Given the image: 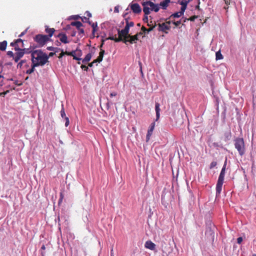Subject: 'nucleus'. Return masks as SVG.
<instances>
[{
	"label": "nucleus",
	"instance_id": "obj_1",
	"mask_svg": "<svg viewBox=\"0 0 256 256\" xmlns=\"http://www.w3.org/2000/svg\"><path fill=\"white\" fill-rule=\"evenodd\" d=\"M48 59L47 54L41 50H34L32 54V62L38 64V66L45 64L48 62Z\"/></svg>",
	"mask_w": 256,
	"mask_h": 256
},
{
	"label": "nucleus",
	"instance_id": "obj_2",
	"mask_svg": "<svg viewBox=\"0 0 256 256\" xmlns=\"http://www.w3.org/2000/svg\"><path fill=\"white\" fill-rule=\"evenodd\" d=\"M10 46L14 47V50L16 52L14 54V60L17 62L24 56V52L22 51V48L24 47L23 40L20 38L15 40L10 43Z\"/></svg>",
	"mask_w": 256,
	"mask_h": 256
},
{
	"label": "nucleus",
	"instance_id": "obj_3",
	"mask_svg": "<svg viewBox=\"0 0 256 256\" xmlns=\"http://www.w3.org/2000/svg\"><path fill=\"white\" fill-rule=\"evenodd\" d=\"M143 6V12L145 14H149L150 10L158 12L160 10L159 5L154 4L151 1L142 2L141 3Z\"/></svg>",
	"mask_w": 256,
	"mask_h": 256
},
{
	"label": "nucleus",
	"instance_id": "obj_4",
	"mask_svg": "<svg viewBox=\"0 0 256 256\" xmlns=\"http://www.w3.org/2000/svg\"><path fill=\"white\" fill-rule=\"evenodd\" d=\"M226 161L227 160L226 159L218 178V182L216 186V194H220L222 190V186L224 184V178L226 173V169L227 162Z\"/></svg>",
	"mask_w": 256,
	"mask_h": 256
},
{
	"label": "nucleus",
	"instance_id": "obj_5",
	"mask_svg": "<svg viewBox=\"0 0 256 256\" xmlns=\"http://www.w3.org/2000/svg\"><path fill=\"white\" fill-rule=\"evenodd\" d=\"M234 146L240 156H242L244 154L245 145L244 140L242 138H238L235 140Z\"/></svg>",
	"mask_w": 256,
	"mask_h": 256
},
{
	"label": "nucleus",
	"instance_id": "obj_6",
	"mask_svg": "<svg viewBox=\"0 0 256 256\" xmlns=\"http://www.w3.org/2000/svg\"><path fill=\"white\" fill-rule=\"evenodd\" d=\"M34 40L38 44V47H42L50 40L48 36L44 34H36L34 38Z\"/></svg>",
	"mask_w": 256,
	"mask_h": 256
},
{
	"label": "nucleus",
	"instance_id": "obj_7",
	"mask_svg": "<svg viewBox=\"0 0 256 256\" xmlns=\"http://www.w3.org/2000/svg\"><path fill=\"white\" fill-rule=\"evenodd\" d=\"M118 39L116 40V42H123L124 38L128 39V36L130 35L128 32L124 31V30H118Z\"/></svg>",
	"mask_w": 256,
	"mask_h": 256
},
{
	"label": "nucleus",
	"instance_id": "obj_8",
	"mask_svg": "<svg viewBox=\"0 0 256 256\" xmlns=\"http://www.w3.org/2000/svg\"><path fill=\"white\" fill-rule=\"evenodd\" d=\"M66 55L72 56L74 60H81V58L76 57V54L78 55V56H81L82 54V52L81 50L77 48L76 50H72L70 52L66 51Z\"/></svg>",
	"mask_w": 256,
	"mask_h": 256
},
{
	"label": "nucleus",
	"instance_id": "obj_9",
	"mask_svg": "<svg viewBox=\"0 0 256 256\" xmlns=\"http://www.w3.org/2000/svg\"><path fill=\"white\" fill-rule=\"evenodd\" d=\"M142 32H140L139 33H138L137 34L134 35V36H131L129 35L128 38L126 39L124 38V42L125 44H126L127 42H130V44H132L133 42H134L136 40H138V36L139 35H142Z\"/></svg>",
	"mask_w": 256,
	"mask_h": 256
},
{
	"label": "nucleus",
	"instance_id": "obj_10",
	"mask_svg": "<svg viewBox=\"0 0 256 256\" xmlns=\"http://www.w3.org/2000/svg\"><path fill=\"white\" fill-rule=\"evenodd\" d=\"M129 6L130 7L132 12L134 14H140L142 12V8L138 4L132 3L130 4Z\"/></svg>",
	"mask_w": 256,
	"mask_h": 256
},
{
	"label": "nucleus",
	"instance_id": "obj_11",
	"mask_svg": "<svg viewBox=\"0 0 256 256\" xmlns=\"http://www.w3.org/2000/svg\"><path fill=\"white\" fill-rule=\"evenodd\" d=\"M56 36L58 38L60 41L64 44H68L69 42L66 34L64 33L60 32Z\"/></svg>",
	"mask_w": 256,
	"mask_h": 256
},
{
	"label": "nucleus",
	"instance_id": "obj_12",
	"mask_svg": "<svg viewBox=\"0 0 256 256\" xmlns=\"http://www.w3.org/2000/svg\"><path fill=\"white\" fill-rule=\"evenodd\" d=\"M158 31H162L163 32H165L167 33V32H166V30H169L170 28V26H168V24L166 23H162V24H158Z\"/></svg>",
	"mask_w": 256,
	"mask_h": 256
},
{
	"label": "nucleus",
	"instance_id": "obj_13",
	"mask_svg": "<svg viewBox=\"0 0 256 256\" xmlns=\"http://www.w3.org/2000/svg\"><path fill=\"white\" fill-rule=\"evenodd\" d=\"M155 127V122H153L151 124L146 134V142H148L150 138V137L152 134V132Z\"/></svg>",
	"mask_w": 256,
	"mask_h": 256
},
{
	"label": "nucleus",
	"instance_id": "obj_14",
	"mask_svg": "<svg viewBox=\"0 0 256 256\" xmlns=\"http://www.w3.org/2000/svg\"><path fill=\"white\" fill-rule=\"evenodd\" d=\"M45 32L48 34V38L50 39L52 35L54 34L55 29L54 28H49L48 26H45Z\"/></svg>",
	"mask_w": 256,
	"mask_h": 256
},
{
	"label": "nucleus",
	"instance_id": "obj_15",
	"mask_svg": "<svg viewBox=\"0 0 256 256\" xmlns=\"http://www.w3.org/2000/svg\"><path fill=\"white\" fill-rule=\"evenodd\" d=\"M104 50L100 49V51L99 53V56L96 59L94 60L92 63L94 64L96 62H100L102 60L104 55Z\"/></svg>",
	"mask_w": 256,
	"mask_h": 256
},
{
	"label": "nucleus",
	"instance_id": "obj_16",
	"mask_svg": "<svg viewBox=\"0 0 256 256\" xmlns=\"http://www.w3.org/2000/svg\"><path fill=\"white\" fill-rule=\"evenodd\" d=\"M146 248L150 250H154L156 248V244L150 240H148L144 244Z\"/></svg>",
	"mask_w": 256,
	"mask_h": 256
},
{
	"label": "nucleus",
	"instance_id": "obj_17",
	"mask_svg": "<svg viewBox=\"0 0 256 256\" xmlns=\"http://www.w3.org/2000/svg\"><path fill=\"white\" fill-rule=\"evenodd\" d=\"M170 0H164L161 2L159 4V8L161 7L163 10H166L168 6V4L170 2Z\"/></svg>",
	"mask_w": 256,
	"mask_h": 256
},
{
	"label": "nucleus",
	"instance_id": "obj_18",
	"mask_svg": "<svg viewBox=\"0 0 256 256\" xmlns=\"http://www.w3.org/2000/svg\"><path fill=\"white\" fill-rule=\"evenodd\" d=\"M160 105L158 102L156 103V106H155V110H156V120H158L160 118Z\"/></svg>",
	"mask_w": 256,
	"mask_h": 256
},
{
	"label": "nucleus",
	"instance_id": "obj_19",
	"mask_svg": "<svg viewBox=\"0 0 256 256\" xmlns=\"http://www.w3.org/2000/svg\"><path fill=\"white\" fill-rule=\"evenodd\" d=\"M156 24L155 23L154 25L150 26L149 28H146L144 26H142L141 30L142 31V33H148L149 32H151L154 30V28L156 26Z\"/></svg>",
	"mask_w": 256,
	"mask_h": 256
},
{
	"label": "nucleus",
	"instance_id": "obj_20",
	"mask_svg": "<svg viewBox=\"0 0 256 256\" xmlns=\"http://www.w3.org/2000/svg\"><path fill=\"white\" fill-rule=\"evenodd\" d=\"M24 64V66L26 68H28L29 66L26 64V60H22L20 62H19L17 64L18 68H22Z\"/></svg>",
	"mask_w": 256,
	"mask_h": 256
},
{
	"label": "nucleus",
	"instance_id": "obj_21",
	"mask_svg": "<svg viewBox=\"0 0 256 256\" xmlns=\"http://www.w3.org/2000/svg\"><path fill=\"white\" fill-rule=\"evenodd\" d=\"M36 46H30V47L28 48H22V52H24V54H29L30 53H31V54H32V52H33V51L32 50V49H34L36 48Z\"/></svg>",
	"mask_w": 256,
	"mask_h": 256
},
{
	"label": "nucleus",
	"instance_id": "obj_22",
	"mask_svg": "<svg viewBox=\"0 0 256 256\" xmlns=\"http://www.w3.org/2000/svg\"><path fill=\"white\" fill-rule=\"evenodd\" d=\"M38 66V64H35V62H32V64L31 68L27 70L26 72V73L27 74H31L34 71L35 68L36 67V66Z\"/></svg>",
	"mask_w": 256,
	"mask_h": 256
},
{
	"label": "nucleus",
	"instance_id": "obj_23",
	"mask_svg": "<svg viewBox=\"0 0 256 256\" xmlns=\"http://www.w3.org/2000/svg\"><path fill=\"white\" fill-rule=\"evenodd\" d=\"M70 25L72 26H75L77 29L80 28L82 26V23L78 21L72 22L70 24Z\"/></svg>",
	"mask_w": 256,
	"mask_h": 256
},
{
	"label": "nucleus",
	"instance_id": "obj_24",
	"mask_svg": "<svg viewBox=\"0 0 256 256\" xmlns=\"http://www.w3.org/2000/svg\"><path fill=\"white\" fill-rule=\"evenodd\" d=\"M7 46V42L6 40H4L1 42H0V50H5Z\"/></svg>",
	"mask_w": 256,
	"mask_h": 256
},
{
	"label": "nucleus",
	"instance_id": "obj_25",
	"mask_svg": "<svg viewBox=\"0 0 256 256\" xmlns=\"http://www.w3.org/2000/svg\"><path fill=\"white\" fill-rule=\"evenodd\" d=\"M90 24L91 25L92 27V33L94 36V33L98 30L97 22H93V23L91 22V24Z\"/></svg>",
	"mask_w": 256,
	"mask_h": 256
},
{
	"label": "nucleus",
	"instance_id": "obj_26",
	"mask_svg": "<svg viewBox=\"0 0 256 256\" xmlns=\"http://www.w3.org/2000/svg\"><path fill=\"white\" fill-rule=\"evenodd\" d=\"M92 56V54L88 53V54H87L86 55L85 58L83 59L82 62H89Z\"/></svg>",
	"mask_w": 256,
	"mask_h": 256
},
{
	"label": "nucleus",
	"instance_id": "obj_27",
	"mask_svg": "<svg viewBox=\"0 0 256 256\" xmlns=\"http://www.w3.org/2000/svg\"><path fill=\"white\" fill-rule=\"evenodd\" d=\"M216 60H222L223 58V56L222 54L220 53V51H218L216 52Z\"/></svg>",
	"mask_w": 256,
	"mask_h": 256
},
{
	"label": "nucleus",
	"instance_id": "obj_28",
	"mask_svg": "<svg viewBox=\"0 0 256 256\" xmlns=\"http://www.w3.org/2000/svg\"><path fill=\"white\" fill-rule=\"evenodd\" d=\"M180 12H175V13L173 14H172L170 16V18H171L172 17H173V18H180V16H181L182 15V14H180Z\"/></svg>",
	"mask_w": 256,
	"mask_h": 256
},
{
	"label": "nucleus",
	"instance_id": "obj_29",
	"mask_svg": "<svg viewBox=\"0 0 256 256\" xmlns=\"http://www.w3.org/2000/svg\"><path fill=\"white\" fill-rule=\"evenodd\" d=\"M186 8H187V6L182 5L180 10V14H182L183 15Z\"/></svg>",
	"mask_w": 256,
	"mask_h": 256
},
{
	"label": "nucleus",
	"instance_id": "obj_30",
	"mask_svg": "<svg viewBox=\"0 0 256 256\" xmlns=\"http://www.w3.org/2000/svg\"><path fill=\"white\" fill-rule=\"evenodd\" d=\"M47 50H52V51L55 50L56 52H57L58 50H60V48H54L52 46H48L47 48Z\"/></svg>",
	"mask_w": 256,
	"mask_h": 256
},
{
	"label": "nucleus",
	"instance_id": "obj_31",
	"mask_svg": "<svg viewBox=\"0 0 256 256\" xmlns=\"http://www.w3.org/2000/svg\"><path fill=\"white\" fill-rule=\"evenodd\" d=\"M60 115L62 116V118H65V116H66V113H65V112H64V108L63 107V105H62V108L60 110Z\"/></svg>",
	"mask_w": 256,
	"mask_h": 256
},
{
	"label": "nucleus",
	"instance_id": "obj_32",
	"mask_svg": "<svg viewBox=\"0 0 256 256\" xmlns=\"http://www.w3.org/2000/svg\"><path fill=\"white\" fill-rule=\"evenodd\" d=\"M82 20L84 22H88L89 24H91V22L89 20V18L86 16H84V18H82Z\"/></svg>",
	"mask_w": 256,
	"mask_h": 256
},
{
	"label": "nucleus",
	"instance_id": "obj_33",
	"mask_svg": "<svg viewBox=\"0 0 256 256\" xmlns=\"http://www.w3.org/2000/svg\"><path fill=\"white\" fill-rule=\"evenodd\" d=\"M190 0H182L180 2V4L181 5H185V6H187L188 4V2H190Z\"/></svg>",
	"mask_w": 256,
	"mask_h": 256
},
{
	"label": "nucleus",
	"instance_id": "obj_34",
	"mask_svg": "<svg viewBox=\"0 0 256 256\" xmlns=\"http://www.w3.org/2000/svg\"><path fill=\"white\" fill-rule=\"evenodd\" d=\"M78 31L79 35H80V36H84V30L83 28H78Z\"/></svg>",
	"mask_w": 256,
	"mask_h": 256
},
{
	"label": "nucleus",
	"instance_id": "obj_35",
	"mask_svg": "<svg viewBox=\"0 0 256 256\" xmlns=\"http://www.w3.org/2000/svg\"><path fill=\"white\" fill-rule=\"evenodd\" d=\"M126 24L128 26L132 27L134 26V23L132 22H128V20H126Z\"/></svg>",
	"mask_w": 256,
	"mask_h": 256
},
{
	"label": "nucleus",
	"instance_id": "obj_36",
	"mask_svg": "<svg viewBox=\"0 0 256 256\" xmlns=\"http://www.w3.org/2000/svg\"><path fill=\"white\" fill-rule=\"evenodd\" d=\"M61 51V53L60 54L59 56H58V58L59 59L61 58L64 56L66 55V52H64L62 50H60Z\"/></svg>",
	"mask_w": 256,
	"mask_h": 256
},
{
	"label": "nucleus",
	"instance_id": "obj_37",
	"mask_svg": "<svg viewBox=\"0 0 256 256\" xmlns=\"http://www.w3.org/2000/svg\"><path fill=\"white\" fill-rule=\"evenodd\" d=\"M216 164H217V162H212L210 164V169H212L214 166H216Z\"/></svg>",
	"mask_w": 256,
	"mask_h": 256
},
{
	"label": "nucleus",
	"instance_id": "obj_38",
	"mask_svg": "<svg viewBox=\"0 0 256 256\" xmlns=\"http://www.w3.org/2000/svg\"><path fill=\"white\" fill-rule=\"evenodd\" d=\"M7 54L8 56H10V57H12L14 59V52L12 51H8V52H7Z\"/></svg>",
	"mask_w": 256,
	"mask_h": 256
},
{
	"label": "nucleus",
	"instance_id": "obj_39",
	"mask_svg": "<svg viewBox=\"0 0 256 256\" xmlns=\"http://www.w3.org/2000/svg\"><path fill=\"white\" fill-rule=\"evenodd\" d=\"M196 18H198V16H193L191 17H190L188 19H186L187 20H190V21H194Z\"/></svg>",
	"mask_w": 256,
	"mask_h": 256
},
{
	"label": "nucleus",
	"instance_id": "obj_40",
	"mask_svg": "<svg viewBox=\"0 0 256 256\" xmlns=\"http://www.w3.org/2000/svg\"><path fill=\"white\" fill-rule=\"evenodd\" d=\"M107 39H108V40H114L115 42H116V40L118 39V38H116V35H115L114 36H109Z\"/></svg>",
	"mask_w": 256,
	"mask_h": 256
},
{
	"label": "nucleus",
	"instance_id": "obj_41",
	"mask_svg": "<svg viewBox=\"0 0 256 256\" xmlns=\"http://www.w3.org/2000/svg\"><path fill=\"white\" fill-rule=\"evenodd\" d=\"M148 14H144V17L143 18V20L144 22H148Z\"/></svg>",
	"mask_w": 256,
	"mask_h": 256
},
{
	"label": "nucleus",
	"instance_id": "obj_42",
	"mask_svg": "<svg viewBox=\"0 0 256 256\" xmlns=\"http://www.w3.org/2000/svg\"><path fill=\"white\" fill-rule=\"evenodd\" d=\"M66 120L65 126H68L69 124V119L68 118L67 116H65V118H64Z\"/></svg>",
	"mask_w": 256,
	"mask_h": 256
},
{
	"label": "nucleus",
	"instance_id": "obj_43",
	"mask_svg": "<svg viewBox=\"0 0 256 256\" xmlns=\"http://www.w3.org/2000/svg\"><path fill=\"white\" fill-rule=\"evenodd\" d=\"M4 84V76L0 75V86H2Z\"/></svg>",
	"mask_w": 256,
	"mask_h": 256
},
{
	"label": "nucleus",
	"instance_id": "obj_44",
	"mask_svg": "<svg viewBox=\"0 0 256 256\" xmlns=\"http://www.w3.org/2000/svg\"><path fill=\"white\" fill-rule=\"evenodd\" d=\"M123 30L128 34L130 30V27L128 26L126 24L125 28Z\"/></svg>",
	"mask_w": 256,
	"mask_h": 256
},
{
	"label": "nucleus",
	"instance_id": "obj_45",
	"mask_svg": "<svg viewBox=\"0 0 256 256\" xmlns=\"http://www.w3.org/2000/svg\"><path fill=\"white\" fill-rule=\"evenodd\" d=\"M173 24L175 25V26H178L181 24V21L178 20L176 22H174Z\"/></svg>",
	"mask_w": 256,
	"mask_h": 256
},
{
	"label": "nucleus",
	"instance_id": "obj_46",
	"mask_svg": "<svg viewBox=\"0 0 256 256\" xmlns=\"http://www.w3.org/2000/svg\"><path fill=\"white\" fill-rule=\"evenodd\" d=\"M85 14L86 16L89 18H90L92 17V14L88 11H86L85 13Z\"/></svg>",
	"mask_w": 256,
	"mask_h": 256
},
{
	"label": "nucleus",
	"instance_id": "obj_47",
	"mask_svg": "<svg viewBox=\"0 0 256 256\" xmlns=\"http://www.w3.org/2000/svg\"><path fill=\"white\" fill-rule=\"evenodd\" d=\"M81 68H82V70H86V71H87V70H88V66H85V65H82V66H81Z\"/></svg>",
	"mask_w": 256,
	"mask_h": 256
},
{
	"label": "nucleus",
	"instance_id": "obj_48",
	"mask_svg": "<svg viewBox=\"0 0 256 256\" xmlns=\"http://www.w3.org/2000/svg\"><path fill=\"white\" fill-rule=\"evenodd\" d=\"M242 237H239L237 238V242L238 244H240L241 242H242Z\"/></svg>",
	"mask_w": 256,
	"mask_h": 256
},
{
	"label": "nucleus",
	"instance_id": "obj_49",
	"mask_svg": "<svg viewBox=\"0 0 256 256\" xmlns=\"http://www.w3.org/2000/svg\"><path fill=\"white\" fill-rule=\"evenodd\" d=\"M116 95H117V93L116 92H112L110 93V97L115 96Z\"/></svg>",
	"mask_w": 256,
	"mask_h": 256
},
{
	"label": "nucleus",
	"instance_id": "obj_50",
	"mask_svg": "<svg viewBox=\"0 0 256 256\" xmlns=\"http://www.w3.org/2000/svg\"><path fill=\"white\" fill-rule=\"evenodd\" d=\"M54 52H50V53H49L48 56L49 58L50 57L54 56Z\"/></svg>",
	"mask_w": 256,
	"mask_h": 256
},
{
	"label": "nucleus",
	"instance_id": "obj_51",
	"mask_svg": "<svg viewBox=\"0 0 256 256\" xmlns=\"http://www.w3.org/2000/svg\"><path fill=\"white\" fill-rule=\"evenodd\" d=\"M226 4L228 6L230 4V0H224Z\"/></svg>",
	"mask_w": 256,
	"mask_h": 256
},
{
	"label": "nucleus",
	"instance_id": "obj_52",
	"mask_svg": "<svg viewBox=\"0 0 256 256\" xmlns=\"http://www.w3.org/2000/svg\"><path fill=\"white\" fill-rule=\"evenodd\" d=\"M110 256H114L113 248L110 250Z\"/></svg>",
	"mask_w": 256,
	"mask_h": 256
},
{
	"label": "nucleus",
	"instance_id": "obj_53",
	"mask_svg": "<svg viewBox=\"0 0 256 256\" xmlns=\"http://www.w3.org/2000/svg\"><path fill=\"white\" fill-rule=\"evenodd\" d=\"M26 32V31H24L22 32L20 35H19V37H21L22 36H23Z\"/></svg>",
	"mask_w": 256,
	"mask_h": 256
},
{
	"label": "nucleus",
	"instance_id": "obj_54",
	"mask_svg": "<svg viewBox=\"0 0 256 256\" xmlns=\"http://www.w3.org/2000/svg\"><path fill=\"white\" fill-rule=\"evenodd\" d=\"M60 198H61V199L64 198V194L62 192L60 193Z\"/></svg>",
	"mask_w": 256,
	"mask_h": 256
},
{
	"label": "nucleus",
	"instance_id": "obj_55",
	"mask_svg": "<svg viewBox=\"0 0 256 256\" xmlns=\"http://www.w3.org/2000/svg\"><path fill=\"white\" fill-rule=\"evenodd\" d=\"M8 92V91H6V92H2L1 94H0V95H5Z\"/></svg>",
	"mask_w": 256,
	"mask_h": 256
},
{
	"label": "nucleus",
	"instance_id": "obj_56",
	"mask_svg": "<svg viewBox=\"0 0 256 256\" xmlns=\"http://www.w3.org/2000/svg\"><path fill=\"white\" fill-rule=\"evenodd\" d=\"M93 64H94V63H92V62L88 64V66L90 67H92L93 66Z\"/></svg>",
	"mask_w": 256,
	"mask_h": 256
},
{
	"label": "nucleus",
	"instance_id": "obj_57",
	"mask_svg": "<svg viewBox=\"0 0 256 256\" xmlns=\"http://www.w3.org/2000/svg\"><path fill=\"white\" fill-rule=\"evenodd\" d=\"M41 249L42 250H44L46 249L45 246L44 245H42V248H41Z\"/></svg>",
	"mask_w": 256,
	"mask_h": 256
},
{
	"label": "nucleus",
	"instance_id": "obj_58",
	"mask_svg": "<svg viewBox=\"0 0 256 256\" xmlns=\"http://www.w3.org/2000/svg\"><path fill=\"white\" fill-rule=\"evenodd\" d=\"M114 12H118V8H117L116 7H115V8H114Z\"/></svg>",
	"mask_w": 256,
	"mask_h": 256
},
{
	"label": "nucleus",
	"instance_id": "obj_59",
	"mask_svg": "<svg viewBox=\"0 0 256 256\" xmlns=\"http://www.w3.org/2000/svg\"><path fill=\"white\" fill-rule=\"evenodd\" d=\"M166 24H168V26H170V21H168V22H165Z\"/></svg>",
	"mask_w": 256,
	"mask_h": 256
},
{
	"label": "nucleus",
	"instance_id": "obj_60",
	"mask_svg": "<svg viewBox=\"0 0 256 256\" xmlns=\"http://www.w3.org/2000/svg\"><path fill=\"white\" fill-rule=\"evenodd\" d=\"M151 23H152V20L150 22V23H148V26L150 27L151 26V24H150Z\"/></svg>",
	"mask_w": 256,
	"mask_h": 256
},
{
	"label": "nucleus",
	"instance_id": "obj_61",
	"mask_svg": "<svg viewBox=\"0 0 256 256\" xmlns=\"http://www.w3.org/2000/svg\"><path fill=\"white\" fill-rule=\"evenodd\" d=\"M104 40H102V44H100V48H102V46H103V44H104Z\"/></svg>",
	"mask_w": 256,
	"mask_h": 256
},
{
	"label": "nucleus",
	"instance_id": "obj_62",
	"mask_svg": "<svg viewBox=\"0 0 256 256\" xmlns=\"http://www.w3.org/2000/svg\"><path fill=\"white\" fill-rule=\"evenodd\" d=\"M106 106H107V107H108V108H109V107H110V105H109V102H107V104H106Z\"/></svg>",
	"mask_w": 256,
	"mask_h": 256
},
{
	"label": "nucleus",
	"instance_id": "obj_63",
	"mask_svg": "<svg viewBox=\"0 0 256 256\" xmlns=\"http://www.w3.org/2000/svg\"><path fill=\"white\" fill-rule=\"evenodd\" d=\"M62 200H63V199H61V198H60V199H59V200H58L59 202H62Z\"/></svg>",
	"mask_w": 256,
	"mask_h": 256
},
{
	"label": "nucleus",
	"instance_id": "obj_64",
	"mask_svg": "<svg viewBox=\"0 0 256 256\" xmlns=\"http://www.w3.org/2000/svg\"><path fill=\"white\" fill-rule=\"evenodd\" d=\"M196 9L199 10V9H200V6H199V5L196 6Z\"/></svg>",
	"mask_w": 256,
	"mask_h": 256
}]
</instances>
